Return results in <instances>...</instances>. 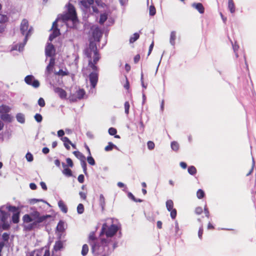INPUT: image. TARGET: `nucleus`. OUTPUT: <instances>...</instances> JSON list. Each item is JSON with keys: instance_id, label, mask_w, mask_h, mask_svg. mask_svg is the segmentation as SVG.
Here are the masks:
<instances>
[{"instance_id": "32", "label": "nucleus", "mask_w": 256, "mask_h": 256, "mask_svg": "<svg viewBox=\"0 0 256 256\" xmlns=\"http://www.w3.org/2000/svg\"><path fill=\"white\" fill-rule=\"evenodd\" d=\"M166 206L168 211L174 209L173 201L171 200H168L166 202Z\"/></svg>"}, {"instance_id": "54", "label": "nucleus", "mask_w": 256, "mask_h": 256, "mask_svg": "<svg viewBox=\"0 0 256 256\" xmlns=\"http://www.w3.org/2000/svg\"><path fill=\"white\" fill-rule=\"evenodd\" d=\"M203 209L200 206H198L195 208L194 212L195 213L198 214L200 215L202 213Z\"/></svg>"}, {"instance_id": "38", "label": "nucleus", "mask_w": 256, "mask_h": 256, "mask_svg": "<svg viewBox=\"0 0 256 256\" xmlns=\"http://www.w3.org/2000/svg\"><path fill=\"white\" fill-rule=\"evenodd\" d=\"M99 202L102 208V209H104L106 202H105V198L103 196V194H101L100 196V200H99Z\"/></svg>"}, {"instance_id": "3", "label": "nucleus", "mask_w": 256, "mask_h": 256, "mask_svg": "<svg viewBox=\"0 0 256 256\" xmlns=\"http://www.w3.org/2000/svg\"><path fill=\"white\" fill-rule=\"evenodd\" d=\"M61 18L64 22L71 20L74 24L78 21L75 8L72 4L69 6L68 12L62 15Z\"/></svg>"}, {"instance_id": "2", "label": "nucleus", "mask_w": 256, "mask_h": 256, "mask_svg": "<svg viewBox=\"0 0 256 256\" xmlns=\"http://www.w3.org/2000/svg\"><path fill=\"white\" fill-rule=\"evenodd\" d=\"M88 241L92 246V250L93 252L100 250L101 248H103L108 246L107 241L105 239L102 240L100 243L98 242L94 233H91L90 234Z\"/></svg>"}, {"instance_id": "48", "label": "nucleus", "mask_w": 256, "mask_h": 256, "mask_svg": "<svg viewBox=\"0 0 256 256\" xmlns=\"http://www.w3.org/2000/svg\"><path fill=\"white\" fill-rule=\"evenodd\" d=\"M87 160L88 163L92 166H94L96 164L94 160L90 155L88 157Z\"/></svg>"}, {"instance_id": "46", "label": "nucleus", "mask_w": 256, "mask_h": 256, "mask_svg": "<svg viewBox=\"0 0 256 256\" xmlns=\"http://www.w3.org/2000/svg\"><path fill=\"white\" fill-rule=\"evenodd\" d=\"M188 172L190 174L194 175L196 172V169L194 166H190L188 168Z\"/></svg>"}, {"instance_id": "43", "label": "nucleus", "mask_w": 256, "mask_h": 256, "mask_svg": "<svg viewBox=\"0 0 256 256\" xmlns=\"http://www.w3.org/2000/svg\"><path fill=\"white\" fill-rule=\"evenodd\" d=\"M128 197L135 202H141L142 200L140 199H136L134 196L130 192L128 194Z\"/></svg>"}, {"instance_id": "6", "label": "nucleus", "mask_w": 256, "mask_h": 256, "mask_svg": "<svg viewBox=\"0 0 256 256\" xmlns=\"http://www.w3.org/2000/svg\"><path fill=\"white\" fill-rule=\"evenodd\" d=\"M26 83L28 85L32 86L34 88H38L40 86V82L38 80H34V78L32 75H28L24 78Z\"/></svg>"}, {"instance_id": "29", "label": "nucleus", "mask_w": 256, "mask_h": 256, "mask_svg": "<svg viewBox=\"0 0 256 256\" xmlns=\"http://www.w3.org/2000/svg\"><path fill=\"white\" fill-rule=\"evenodd\" d=\"M20 212L14 213L12 216V221L14 224H17L19 222Z\"/></svg>"}, {"instance_id": "34", "label": "nucleus", "mask_w": 256, "mask_h": 256, "mask_svg": "<svg viewBox=\"0 0 256 256\" xmlns=\"http://www.w3.org/2000/svg\"><path fill=\"white\" fill-rule=\"evenodd\" d=\"M89 250L88 246L86 244H84L83 245L81 254L83 256H86Z\"/></svg>"}, {"instance_id": "33", "label": "nucleus", "mask_w": 256, "mask_h": 256, "mask_svg": "<svg viewBox=\"0 0 256 256\" xmlns=\"http://www.w3.org/2000/svg\"><path fill=\"white\" fill-rule=\"evenodd\" d=\"M17 120L20 123H24L25 122V118L24 115L21 113H18L16 116Z\"/></svg>"}, {"instance_id": "63", "label": "nucleus", "mask_w": 256, "mask_h": 256, "mask_svg": "<svg viewBox=\"0 0 256 256\" xmlns=\"http://www.w3.org/2000/svg\"><path fill=\"white\" fill-rule=\"evenodd\" d=\"M84 176L82 174H80L78 178V182L80 183H83L84 182Z\"/></svg>"}, {"instance_id": "30", "label": "nucleus", "mask_w": 256, "mask_h": 256, "mask_svg": "<svg viewBox=\"0 0 256 256\" xmlns=\"http://www.w3.org/2000/svg\"><path fill=\"white\" fill-rule=\"evenodd\" d=\"M63 247V244L61 241H57L56 242L54 247V249L56 251L60 250Z\"/></svg>"}, {"instance_id": "1", "label": "nucleus", "mask_w": 256, "mask_h": 256, "mask_svg": "<svg viewBox=\"0 0 256 256\" xmlns=\"http://www.w3.org/2000/svg\"><path fill=\"white\" fill-rule=\"evenodd\" d=\"M84 54L88 58V66L94 71L90 74L89 78L92 87L94 88L98 82V68L96 64L100 58V56L94 42H90L88 46L84 50Z\"/></svg>"}, {"instance_id": "28", "label": "nucleus", "mask_w": 256, "mask_h": 256, "mask_svg": "<svg viewBox=\"0 0 256 256\" xmlns=\"http://www.w3.org/2000/svg\"><path fill=\"white\" fill-rule=\"evenodd\" d=\"M107 19H108V14L106 13L102 14L100 15L99 23L100 24H104V22L107 20Z\"/></svg>"}, {"instance_id": "11", "label": "nucleus", "mask_w": 256, "mask_h": 256, "mask_svg": "<svg viewBox=\"0 0 256 256\" xmlns=\"http://www.w3.org/2000/svg\"><path fill=\"white\" fill-rule=\"evenodd\" d=\"M76 98H74L73 96H70V100L72 102H76L77 99L80 100L82 98L85 94V91L83 89H79L76 92Z\"/></svg>"}, {"instance_id": "62", "label": "nucleus", "mask_w": 256, "mask_h": 256, "mask_svg": "<svg viewBox=\"0 0 256 256\" xmlns=\"http://www.w3.org/2000/svg\"><path fill=\"white\" fill-rule=\"evenodd\" d=\"M79 194L82 199H83L84 200H86V192H79Z\"/></svg>"}, {"instance_id": "35", "label": "nucleus", "mask_w": 256, "mask_h": 256, "mask_svg": "<svg viewBox=\"0 0 256 256\" xmlns=\"http://www.w3.org/2000/svg\"><path fill=\"white\" fill-rule=\"evenodd\" d=\"M6 208L8 211L16 213V212H20L18 210V208L16 207L15 206H6Z\"/></svg>"}, {"instance_id": "21", "label": "nucleus", "mask_w": 256, "mask_h": 256, "mask_svg": "<svg viewBox=\"0 0 256 256\" xmlns=\"http://www.w3.org/2000/svg\"><path fill=\"white\" fill-rule=\"evenodd\" d=\"M11 108L10 106L2 104L0 106V114H8Z\"/></svg>"}, {"instance_id": "60", "label": "nucleus", "mask_w": 256, "mask_h": 256, "mask_svg": "<svg viewBox=\"0 0 256 256\" xmlns=\"http://www.w3.org/2000/svg\"><path fill=\"white\" fill-rule=\"evenodd\" d=\"M66 162L68 166L70 168H72L74 166V164L71 158H67L66 159Z\"/></svg>"}, {"instance_id": "23", "label": "nucleus", "mask_w": 256, "mask_h": 256, "mask_svg": "<svg viewBox=\"0 0 256 256\" xmlns=\"http://www.w3.org/2000/svg\"><path fill=\"white\" fill-rule=\"evenodd\" d=\"M64 230V222L62 220H60L57 225L56 230L60 232H63Z\"/></svg>"}, {"instance_id": "40", "label": "nucleus", "mask_w": 256, "mask_h": 256, "mask_svg": "<svg viewBox=\"0 0 256 256\" xmlns=\"http://www.w3.org/2000/svg\"><path fill=\"white\" fill-rule=\"evenodd\" d=\"M205 196L204 192L203 190L199 189L196 192V196L198 198H202Z\"/></svg>"}, {"instance_id": "7", "label": "nucleus", "mask_w": 256, "mask_h": 256, "mask_svg": "<svg viewBox=\"0 0 256 256\" xmlns=\"http://www.w3.org/2000/svg\"><path fill=\"white\" fill-rule=\"evenodd\" d=\"M34 256H50L49 248L45 246L35 250L34 252ZM51 256H54V254H52Z\"/></svg>"}, {"instance_id": "50", "label": "nucleus", "mask_w": 256, "mask_h": 256, "mask_svg": "<svg viewBox=\"0 0 256 256\" xmlns=\"http://www.w3.org/2000/svg\"><path fill=\"white\" fill-rule=\"evenodd\" d=\"M56 74L59 76H68L69 74V72L67 70L64 71L60 69L58 70Z\"/></svg>"}, {"instance_id": "17", "label": "nucleus", "mask_w": 256, "mask_h": 256, "mask_svg": "<svg viewBox=\"0 0 256 256\" xmlns=\"http://www.w3.org/2000/svg\"><path fill=\"white\" fill-rule=\"evenodd\" d=\"M62 166L64 168V170H62L63 174L68 177L72 176V173L71 170L68 168L67 166L64 163H62Z\"/></svg>"}, {"instance_id": "15", "label": "nucleus", "mask_w": 256, "mask_h": 256, "mask_svg": "<svg viewBox=\"0 0 256 256\" xmlns=\"http://www.w3.org/2000/svg\"><path fill=\"white\" fill-rule=\"evenodd\" d=\"M52 30V34H51L49 36V40L50 41H52L60 34V30L58 28H54Z\"/></svg>"}, {"instance_id": "45", "label": "nucleus", "mask_w": 256, "mask_h": 256, "mask_svg": "<svg viewBox=\"0 0 256 256\" xmlns=\"http://www.w3.org/2000/svg\"><path fill=\"white\" fill-rule=\"evenodd\" d=\"M38 224L33 222L32 223L28 225L26 227V230H32L33 228H35Z\"/></svg>"}, {"instance_id": "31", "label": "nucleus", "mask_w": 256, "mask_h": 256, "mask_svg": "<svg viewBox=\"0 0 256 256\" xmlns=\"http://www.w3.org/2000/svg\"><path fill=\"white\" fill-rule=\"evenodd\" d=\"M176 39V32L174 31H172L170 33V43L172 45L174 46L175 44V40Z\"/></svg>"}, {"instance_id": "49", "label": "nucleus", "mask_w": 256, "mask_h": 256, "mask_svg": "<svg viewBox=\"0 0 256 256\" xmlns=\"http://www.w3.org/2000/svg\"><path fill=\"white\" fill-rule=\"evenodd\" d=\"M108 134L111 136H114L117 133V130L114 128H110L108 129Z\"/></svg>"}, {"instance_id": "12", "label": "nucleus", "mask_w": 256, "mask_h": 256, "mask_svg": "<svg viewBox=\"0 0 256 256\" xmlns=\"http://www.w3.org/2000/svg\"><path fill=\"white\" fill-rule=\"evenodd\" d=\"M102 36V32L99 28L96 27L92 32V36L96 41L100 42Z\"/></svg>"}, {"instance_id": "41", "label": "nucleus", "mask_w": 256, "mask_h": 256, "mask_svg": "<svg viewBox=\"0 0 256 256\" xmlns=\"http://www.w3.org/2000/svg\"><path fill=\"white\" fill-rule=\"evenodd\" d=\"M84 206L82 204H79L77 206V212L79 214H82L84 212Z\"/></svg>"}, {"instance_id": "10", "label": "nucleus", "mask_w": 256, "mask_h": 256, "mask_svg": "<svg viewBox=\"0 0 256 256\" xmlns=\"http://www.w3.org/2000/svg\"><path fill=\"white\" fill-rule=\"evenodd\" d=\"M10 238V234L7 232H4L2 235V242H0V256H2V250L6 244L5 242H8Z\"/></svg>"}, {"instance_id": "8", "label": "nucleus", "mask_w": 256, "mask_h": 256, "mask_svg": "<svg viewBox=\"0 0 256 256\" xmlns=\"http://www.w3.org/2000/svg\"><path fill=\"white\" fill-rule=\"evenodd\" d=\"M32 30V28H30L29 29L28 31V32L26 33V34L25 36V38L24 40V42L20 43L18 44L15 45L14 48V50H18L20 52L22 50L24 46V45L26 44L28 40V36L31 35Z\"/></svg>"}, {"instance_id": "20", "label": "nucleus", "mask_w": 256, "mask_h": 256, "mask_svg": "<svg viewBox=\"0 0 256 256\" xmlns=\"http://www.w3.org/2000/svg\"><path fill=\"white\" fill-rule=\"evenodd\" d=\"M80 3L84 8H88L93 4L94 0H81Z\"/></svg>"}, {"instance_id": "9", "label": "nucleus", "mask_w": 256, "mask_h": 256, "mask_svg": "<svg viewBox=\"0 0 256 256\" xmlns=\"http://www.w3.org/2000/svg\"><path fill=\"white\" fill-rule=\"evenodd\" d=\"M30 28L32 27L30 26L29 28L28 22L26 19L24 18L22 20L20 26V30L22 35L26 36Z\"/></svg>"}, {"instance_id": "25", "label": "nucleus", "mask_w": 256, "mask_h": 256, "mask_svg": "<svg viewBox=\"0 0 256 256\" xmlns=\"http://www.w3.org/2000/svg\"><path fill=\"white\" fill-rule=\"evenodd\" d=\"M8 218V214L1 210H0V220L4 223Z\"/></svg>"}, {"instance_id": "57", "label": "nucleus", "mask_w": 256, "mask_h": 256, "mask_svg": "<svg viewBox=\"0 0 256 256\" xmlns=\"http://www.w3.org/2000/svg\"><path fill=\"white\" fill-rule=\"evenodd\" d=\"M8 20V18L5 15L0 14V23H4Z\"/></svg>"}, {"instance_id": "16", "label": "nucleus", "mask_w": 256, "mask_h": 256, "mask_svg": "<svg viewBox=\"0 0 256 256\" xmlns=\"http://www.w3.org/2000/svg\"><path fill=\"white\" fill-rule=\"evenodd\" d=\"M55 64V60L54 58H51L50 62L46 68V71L48 74H50L53 70Z\"/></svg>"}, {"instance_id": "18", "label": "nucleus", "mask_w": 256, "mask_h": 256, "mask_svg": "<svg viewBox=\"0 0 256 256\" xmlns=\"http://www.w3.org/2000/svg\"><path fill=\"white\" fill-rule=\"evenodd\" d=\"M192 7L196 9L200 14H204V8L201 3H194L192 5Z\"/></svg>"}, {"instance_id": "64", "label": "nucleus", "mask_w": 256, "mask_h": 256, "mask_svg": "<svg viewBox=\"0 0 256 256\" xmlns=\"http://www.w3.org/2000/svg\"><path fill=\"white\" fill-rule=\"evenodd\" d=\"M204 212L206 215V216L208 218L210 216V212L208 208L206 207V206H205L204 208Z\"/></svg>"}, {"instance_id": "36", "label": "nucleus", "mask_w": 256, "mask_h": 256, "mask_svg": "<svg viewBox=\"0 0 256 256\" xmlns=\"http://www.w3.org/2000/svg\"><path fill=\"white\" fill-rule=\"evenodd\" d=\"M140 38V34L136 32L134 33L132 36H131L130 38V43H134L137 40H138Z\"/></svg>"}, {"instance_id": "14", "label": "nucleus", "mask_w": 256, "mask_h": 256, "mask_svg": "<svg viewBox=\"0 0 256 256\" xmlns=\"http://www.w3.org/2000/svg\"><path fill=\"white\" fill-rule=\"evenodd\" d=\"M54 52V46L52 44H48L46 48V54L48 56H52Z\"/></svg>"}, {"instance_id": "59", "label": "nucleus", "mask_w": 256, "mask_h": 256, "mask_svg": "<svg viewBox=\"0 0 256 256\" xmlns=\"http://www.w3.org/2000/svg\"><path fill=\"white\" fill-rule=\"evenodd\" d=\"M203 232H204V228H203L202 226L201 227H200L199 228L198 232V236L200 240L202 239Z\"/></svg>"}, {"instance_id": "4", "label": "nucleus", "mask_w": 256, "mask_h": 256, "mask_svg": "<svg viewBox=\"0 0 256 256\" xmlns=\"http://www.w3.org/2000/svg\"><path fill=\"white\" fill-rule=\"evenodd\" d=\"M118 227L116 225L112 224L108 226L106 223L102 224L101 230V234H105L107 237L113 236L118 232Z\"/></svg>"}, {"instance_id": "44", "label": "nucleus", "mask_w": 256, "mask_h": 256, "mask_svg": "<svg viewBox=\"0 0 256 256\" xmlns=\"http://www.w3.org/2000/svg\"><path fill=\"white\" fill-rule=\"evenodd\" d=\"M171 148L174 150L177 151L179 149V144L176 142H172L171 143Z\"/></svg>"}, {"instance_id": "55", "label": "nucleus", "mask_w": 256, "mask_h": 256, "mask_svg": "<svg viewBox=\"0 0 256 256\" xmlns=\"http://www.w3.org/2000/svg\"><path fill=\"white\" fill-rule=\"evenodd\" d=\"M130 104L128 102H124V110H125V112L126 114H128L129 113V109H130Z\"/></svg>"}, {"instance_id": "24", "label": "nucleus", "mask_w": 256, "mask_h": 256, "mask_svg": "<svg viewBox=\"0 0 256 256\" xmlns=\"http://www.w3.org/2000/svg\"><path fill=\"white\" fill-rule=\"evenodd\" d=\"M61 140L64 142L65 148L68 150H69L70 149V144H71V141L69 140V138L68 137L66 136L62 138Z\"/></svg>"}, {"instance_id": "52", "label": "nucleus", "mask_w": 256, "mask_h": 256, "mask_svg": "<svg viewBox=\"0 0 256 256\" xmlns=\"http://www.w3.org/2000/svg\"><path fill=\"white\" fill-rule=\"evenodd\" d=\"M26 159L28 162H32L34 160V157L32 154L30 152H28L26 155Z\"/></svg>"}, {"instance_id": "19", "label": "nucleus", "mask_w": 256, "mask_h": 256, "mask_svg": "<svg viewBox=\"0 0 256 256\" xmlns=\"http://www.w3.org/2000/svg\"><path fill=\"white\" fill-rule=\"evenodd\" d=\"M0 118L4 122H10L12 120V117L8 114H0Z\"/></svg>"}, {"instance_id": "56", "label": "nucleus", "mask_w": 256, "mask_h": 256, "mask_svg": "<svg viewBox=\"0 0 256 256\" xmlns=\"http://www.w3.org/2000/svg\"><path fill=\"white\" fill-rule=\"evenodd\" d=\"M34 118L37 122H40L42 121V117L40 114H36L34 116Z\"/></svg>"}, {"instance_id": "5", "label": "nucleus", "mask_w": 256, "mask_h": 256, "mask_svg": "<svg viewBox=\"0 0 256 256\" xmlns=\"http://www.w3.org/2000/svg\"><path fill=\"white\" fill-rule=\"evenodd\" d=\"M32 220L37 224H40L45 220L48 218L50 217V215L40 216V214L38 211H34L30 214Z\"/></svg>"}, {"instance_id": "27", "label": "nucleus", "mask_w": 256, "mask_h": 256, "mask_svg": "<svg viewBox=\"0 0 256 256\" xmlns=\"http://www.w3.org/2000/svg\"><path fill=\"white\" fill-rule=\"evenodd\" d=\"M73 154L80 162L86 160V158L83 154L78 151H74Z\"/></svg>"}, {"instance_id": "51", "label": "nucleus", "mask_w": 256, "mask_h": 256, "mask_svg": "<svg viewBox=\"0 0 256 256\" xmlns=\"http://www.w3.org/2000/svg\"><path fill=\"white\" fill-rule=\"evenodd\" d=\"M147 146L150 150H152L154 149L155 144L153 142L150 140L147 143Z\"/></svg>"}, {"instance_id": "47", "label": "nucleus", "mask_w": 256, "mask_h": 256, "mask_svg": "<svg viewBox=\"0 0 256 256\" xmlns=\"http://www.w3.org/2000/svg\"><path fill=\"white\" fill-rule=\"evenodd\" d=\"M82 167L85 174H87L86 164L85 160L80 162Z\"/></svg>"}, {"instance_id": "53", "label": "nucleus", "mask_w": 256, "mask_h": 256, "mask_svg": "<svg viewBox=\"0 0 256 256\" xmlns=\"http://www.w3.org/2000/svg\"><path fill=\"white\" fill-rule=\"evenodd\" d=\"M170 217L172 219H174L177 214V212L176 208L172 209L170 211Z\"/></svg>"}, {"instance_id": "61", "label": "nucleus", "mask_w": 256, "mask_h": 256, "mask_svg": "<svg viewBox=\"0 0 256 256\" xmlns=\"http://www.w3.org/2000/svg\"><path fill=\"white\" fill-rule=\"evenodd\" d=\"M254 166H255V162L253 158L252 168L250 170V172L246 174V176H250L252 172Z\"/></svg>"}, {"instance_id": "26", "label": "nucleus", "mask_w": 256, "mask_h": 256, "mask_svg": "<svg viewBox=\"0 0 256 256\" xmlns=\"http://www.w3.org/2000/svg\"><path fill=\"white\" fill-rule=\"evenodd\" d=\"M228 8L231 13L235 12V6L233 0H228Z\"/></svg>"}, {"instance_id": "42", "label": "nucleus", "mask_w": 256, "mask_h": 256, "mask_svg": "<svg viewBox=\"0 0 256 256\" xmlns=\"http://www.w3.org/2000/svg\"><path fill=\"white\" fill-rule=\"evenodd\" d=\"M114 146H116L112 142H109L108 145L105 147L104 150L106 152L110 151L112 150Z\"/></svg>"}, {"instance_id": "58", "label": "nucleus", "mask_w": 256, "mask_h": 256, "mask_svg": "<svg viewBox=\"0 0 256 256\" xmlns=\"http://www.w3.org/2000/svg\"><path fill=\"white\" fill-rule=\"evenodd\" d=\"M38 104L41 107H44L45 106L46 103L45 101L43 98H40L38 100Z\"/></svg>"}, {"instance_id": "22", "label": "nucleus", "mask_w": 256, "mask_h": 256, "mask_svg": "<svg viewBox=\"0 0 256 256\" xmlns=\"http://www.w3.org/2000/svg\"><path fill=\"white\" fill-rule=\"evenodd\" d=\"M58 206L60 210L64 213L68 212V208L64 202L62 200H60L58 202Z\"/></svg>"}, {"instance_id": "37", "label": "nucleus", "mask_w": 256, "mask_h": 256, "mask_svg": "<svg viewBox=\"0 0 256 256\" xmlns=\"http://www.w3.org/2000/svg\"><path fill=\"white\" fill-rule=\"evenodd\" d=\"M23 220L24 222L28 223L32 222H33L32 220V219L31 218V216L30 214H24L22 217Z\"/></svg>"}, {"instance_id": "39", "label": "nucleus", "mask_w": 256, "mask_h": 256, "mask_svg": "<svg viewBox=\"0 0 256 256\" xmlns=\"http://www.w3.org/2000/svg\"><path fill=\"white\" fill-rule=\"evenodd\" d=\"M156 9L154 5H151L149 7V14L154 16L156 14Z\"/></svg>"}, {"instance_id": "13", "label": "nucleus", "mask_w": 256, "mask_h": 256, "mask_svg": "<svg viewBox=\"0 0 256 256\" xmlns=\"http://www.w3.org/2000/svg\"><path fill=\"white\" fill-rule=\"evenodd\" d=\"M54 91L56 93H57L60 98L65 99L66 98L67 94L66 92L62 88H56L54 89Z\"/></svg>"}]
</instances>
